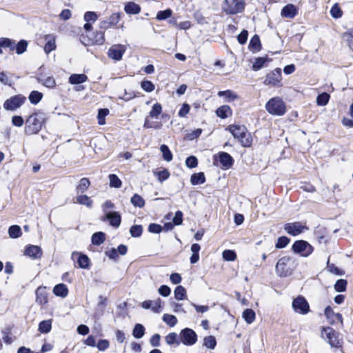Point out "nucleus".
<instances>
[{
  "mask_svg": "<svg viewBox=\"0 0 353 353\" xmlns=\"http://www.w3.org/2000/svg\"><path fill=\"white\" fill-rule=\"evenodd\" d=\"M45 114L36 111L28 117L25 122L24 132L27 135L38 134L46 123Z\"/></svg>",
  "mask_w": 353,
  "mask_h": 353,
  "instance_id": "f257e3e1",
  "label": "nucleus"
},
{
  "mask_svg": "<svg viewBox=\"0 0 353 353\" xmlns=\"http://www.w3.org/2000/svg\"><path fill=\"white\" fill-rule=\"evenodd\" d=\"M228 130L234 139H237L242 146L249 147L252 144V138L248 132L246 128L243 125L232 124L228 126Z\"/></svg>",
  "mask_w": 353,
  "mask_h": 353,
  "instance_id": "f03ea898",
  "label": "nucleus"
},
{
  "mask_svg": "<svg viewBox=\"0 0 353 353\" xmlns=\"http://www.w3.org/2000/svg\"><path fill=\"white\" fill-rule=\"evenodd\" d=\"M265 110L271 115L283 116L286 112V105L281 97H274L267 101Z\"/></svg>",
  "mask_w": 353,
  "mask_h": 353,
  "instance_id": "7ed1b4c3",
  "label": "nucleus"
},
{
  "mask_svg": "<svg viewBox=\"0 0 353 353\" xmlns=\"http://www.w3.org/2000/svg\"><path fill=\"white\" fill-rule=\"evenodd\" d=\"M294 268V261L290 257L285 256L281 258L276 264L275 271L279 276H290Z\"/></svg>",
  "mask_w": 353,
  "mask_h": 353,
  "instance_id": "20e7f679",
  "label": "nucleus"
},
{
  "mask_svg": "<svg viewBox=\"0 0 353 353\" xmlns=\"http://www.w3.org/2000/svg\"><path fill=\"white\" fill-rule=\"evenodd\" d=\"M163 107L161 103L156 102L154 103L148 113V117H146L144 121L143 128H155L159 129L161 128L162 124L160 123H154L150 121V118L158 119L160 114L162 113Z\"/></svg>",
  "mask_w": 353,
  "mask_h": 353,
  "instance_id": "39448f33",
  "label": "nucleus"
},
{
  "mask_svg": "<svg viewBox=\"0 0 353 353\" xmlns=\"http://www.w3.org/2000/svg\"><path fill=\"white\" fill-rule=\"evenodd\" d=\"M263 83L265 85L271 87L280 88L283 86L281 68H275L267 73L265 77Z\"/></svg>",
  "mask_w": 353,
  "mask_h": 353,
  "instance_id": "423d86ee",
  "label": "nucleus"
},
{
  "mask_svg": "<svg viewBox=\"0 0 353 353\" xmlns=\"http://www.w3.org/2000/svg\"><path fill=\"white\" fill-rule=\"evenodd\" d=\"M245 5L244 0H224L222 8L226 14H236L243 11Z\"/></svg>",
  "mask_w": 353,
  "mask_h": 353,
  "instance_id": "0eeeda50",
  "label": "nucleus"
},
{
  "mask_svg": "<svg viewBox=\"0 0 353 353\" xmlns=\"http://www.w3.org/2000/svg\"><path fill=\"white\" fill-rule=\"evenodd\" d=\"M321 336L332 347H340L342 345L339 333L330 327L322 329Z\"/></svg>",
  "mask_w": 353,
  "mask_h": 353,
  "instance_id": "6e6552de",
  "label": "nucleus"
},
{
  "mask_svg": "<svg viewBox=\"0 0 353 353\" xmlns=\"http://www.w3.org/2000/svg\"><path fill=\"white\" fill-rule=\"evenodd\" d=\"M292 307L294 312L299 314L305 315L310 312V305L302 296H298L293 299Z\"/></svg>",
  "mask_w": 353,
  "mask_h": 353,
  "instance_id": "1a4fd4ad",
  "label": "nucleus"
},
{
  "mask_svg": "<svg viewBox=\"0 0 353 353\" xmlns=\"http://www.w3.org/2000/svg\"><path fill=\"white\" fill-rule=\"evenodd\" d=\"M26 100L22 94H17L5 101L3 108L8 111H15L20 108Z\"/></svg>",
  "mask_w": 353,
  "mask_h": 353,
  "instance_id": "9d476101",
  "label": "nucleus"
},
{
  "mask_svg": "<svg viewBox=\"0 0 353 353\" xmlns=\"http://www.w3.org/2000/svg\"><path fill=\"white\" fill-rule=\"evenodd\" d=\"M233 158L227 152H221L214 157V164L220 165L223 169L228 170L233 165Z\"/></svg>",
  "mask_w": 353,
  "mask_h": 353,
  "instance_id": "9b49d317",
  "label": "nucleus"
},
{
  "mask_svg": "<svg viewBox=\"0 0 353 353\" xmlns=\"http://www.w3.org/2000/svg\"><path fill=\"white\" fill-rule=\"evenodd\" d=\"M80 41L85 46H91L94 44L102 45L105 42L104 33L103 32H96L92 37H90L84 33L81 34Z\"/></svg>",
  "mask_w": 353,
  "mask_h": 353,
  "instance_id": "f8f14e48",
  "label": "nucleus"
},
{
  "mask_svg": "<svg viewBox=\"0 0 353 353\" xmlns=\"http://www.w3.org/2000/svg\"><path fill=\"white\" fill-rule=\"evenodd\" d=\"M294 252L300 254L301 256L307 257L313 252L312 246L303 240L296 241L292 245Z\"/></svg>",
  "mask_w": 353,
  "mask_h": 353,
  "instance_id": "ddd939ff",
  "label": "nucleus"
},
{
  "mask_svg": "<svg viewBox=\"0 0 353 353\" xmlns=\"http://www.w3.org/2000/svg\"><path fill=\"white\" fill-rule=\"evenodd\" d=\"M181 343L185 345H193L197 341V334L190 328H185L180 332Z\"/></svg>",
  "mask_w": 353,
  "mask_h": 353,
  "instance_id": "4468645a",
  "label": "nucleus"
},
{
  "mask_svg": "<svg viewBox=\"0 0 353 353\" xmlns=\"http://www.w3.org/2000/svg\"><path fill=\"white\" fill-rule=\"evenodd\" d=\"M285 231L290 235L297 236L307 230V228L301 222H292L285 224Z\"/></svg>",
  "mask_w": 353,
  "mask_h": 353,
  "instance_id": "2eb2a0df",
  "label": "nucleus"
},
{
  "mask_svg": "<svg viewBox=\"0 0 353 353\" xmlns=\"http://www.w3.org/2000/svg\"><path fill=\"white\" fill-rule=\"evenodd\" d=\"M163 302L160 298L154 300H146L142 302L141 307L145 310H150L154 313H160L163 310Z\"/></svg>",
  "mask_w": 353,
  "mask_h": 353,
  "instance_id": "dca6fc26",
  "label": "nucleus"
},
{
  "mask_svg": "<svg viewBox=\"0 0 353 353\" xmlns=\"http://www.w3.org/2000/svg\"><path fill=\"white\" fill-rule=\"evenodd\" d=\"M71 259L78 264L79 268L82 269L90 268V259L87 255L79 252H72Z\"/></svg>",
  "mask_w": 353,
  "mask_h": 353,
  "instance_id": "f3484780",
  "label": "nucleus"
},
{
  "mask_svg": "<svg viewBox=\"0 0 353 353\" xmlns=\"http://www.w3.org/2000/svg\"><path fill=\"white\" fill-rule=\"evenodd\" d=\"M126 50V48L125 46L121 44H116L111 46L108 52V55L109 58L114 60V61H120L124 52Z\"/></svg>",
  "mask_w": 353,
  "mask_h": 353,
  "instance_id": "a211bd4d",
  "label": "nucleus"
},
{
  "mask_svg": "<svg viewBox=\"0 0 353 353\" xmlns=\"http://www.w3.org/2000/svg\"><path fill=\"white\" fill-rule=\"evenodd\" d=\"M24 255L32 259H39L41 258L43 252L39 246L29 245L25 248Z\"/></svg>",
  "mask_w": 353,
  "mask_h": 353,
  "instance_id": "6ab92c4d",
  "label": "nucleus"
},
{
  "mask_svg": "<svg viewBox=\"0 0 353 353\" xmlns=\"http://www.w3.org/2000/svg\"><path fill=\"white\" fill-rule=\"evenodd\" d=\"M98 19V15L95 12L88 11L86 12L83 15V20L85 23L83 26V30L85 32H90L92 30V24Z\"/></svg>",
  "mask_w": 353,
  "mask_h": 353,
  "instance_id": "aec40b11",
  "label": "nucleus"
},
{
  "mask_svg": "<svg viewBox=\"0 0 353 353\" xmlns=\"http://www.w3.org/2000/svg\"><path fill=\"white\" fill-rule=\"evenodd\" d=\"M120 19V13H113L106 20H103L100 23V28L106 30L112 26H116L119 22Z\"/></svg>",
  "mask_w": 353,
  "mask_h": 353,
  "instance_id": "412c9836",
  "label": "nucleus"
},
{
  "mask_svg": "<svg viewBox=\"0 0 353 353\" xmlns=\"http://www.w3.org/2000/svg\"><path fill=\"white\" fill-rule=\"evenodd\" d=\"M325 315L330 323H342L343 319L339 313H334L331 307H327L325 309Z\"/></svg>",
  "mask_w": 353,
  "mask_h": 353,
  "instance_id": "4be33fe9",
  "label": "nucleus"
},
{
  "mask_svg": "<svg viewBox=\"0 0 353 353\" xmlns=\"http://www.w3.org/2000/svg\"><path fill=\"white\" fill-rule=\"evenodd\" d=\"M298 13L297 8L293 4H288L283 8L281 12V15L285 18L292 19Z\"/></svg>",
  "mask_w": 353,
  "mask_h": 353,
  "instance_id": "5701e85b",
  "label": "nucleus"
},
{
  "mask_svg": "<svg viewBox=\"0 0 353 353\" xmlns=\"http://www.w3.org/2000/svg\"><path fill=\"white\" fill-rule=\"evenodd\" d=\"M36 302L41 305L48 303V293L46 288L40 286L37 288L36 290Z\"/></svg>",
  "mask_w": 353,
  "mask_h": 353,
  "instance_id": "b1692460",
  "label": "nucleus"
},
{
  "mask_svg": "<svg viewBox=\"0 0 353 353\" xmlns=\"http://www.w3.org/2000/svg\"><path fill=\"white\" fill-rule=\"evenodd\" d=\"M105 219L108 220L113 227L118 228L121 225V218L118 212H107Z\"/></svg>",
  "mask_w": 353,
  "mask_h": 353,
  "instance_id": "393cba45",
  "label": "nucleus"
},
{
  "mask_svg": "<svg viewBox=\"0 0 353 353\" xmlns=\"http://www.w3.org/2000/svg\"><path fill=\"white\" fill-rule=\"evenodd\" d=\"M45 40L46 43L44 46V51L46 54H49L56 49V37L52 34H48L45 37Z\"/></svg>",
  "mask_w": 353,
  "mask_h": 353,
  "instance_id": "a878e982",
  "label": "nucleus"
},
{
  "mask_svg": "<svg viewBox=\"0 0 353 353\" xmlns=\"http://www.w3.org/2000/svg\"><path fill=\"white\" fill-rule=\"evenodd\" d=\"M53 293L55 296H59L61 298H65L69 292L68 288L66 285L63 283H60L56 285L53 288Z\"/></svg>",
  "mask_w": 353,
  "mask_h": 353,
  "instance_id": "bb28decb",
  "label": "nucleus"
},
{
  "mask_svg": "<svg viewBox=\"0 0 353 353\" xmlns=\"http://www.w3.org/2000/svg\"><path fill=\"white\" fill-rule=\"evenodd\" d=\"M216 114L221 119H226L232 114V111L229 105H223L217 108Z\"/></svg>",
  "mask_w": 353,
  "mask_h": 353,
  "instance_id": "cd10ccee",
  "label": "nucleus"
},
{
  "mask_svg": "<svg viewBox=\"0 0 353 353\" xmlns=\"http://www.w3.org/2000/svg\"><path fill=\"white\" fill-rule=\"evenodd\" d=\"M124 10L128 14H137L141 12V7L137 3L130 1L125 4Z\"/></svg>",
  "mask_w": 353,
  "mask_h": 353,
  "instance_id": "c85d7f7f",
  "label": "nucleus"
},
{
  "mask_svg": "<svg viewBox=\"0 0 353 353\" xmlns=\"http://www.w3.org/2000/svg\"><path fill=\"white\" fill-rule=\"evenodd\" d=\"M88 80V77L84 74H73L70 76L68 81L70 84H80Z\"/></svg>",
  "mask_w": 353,
  "mask_h": 353,
  "instance_id": "c756f323",
  "label": "nucleus"
},
{
  "mask_svg": "<svg viewBox=\"0 0 353 353\" xmlns=\"http://www.w3.org/2000/svg\"><path fill=\"white\" fill-rule=\"evenodd\" d=\"M217 95L219 97H224L225 102H232L239 99V96L230 90L219 91L218 92Z\"/></svg>",
  "mask_w": 353,
  "mask_h": 353,
  "instance_id": "7c9ffc66",
  "label": "nucleus"
},
{
  "mask_svg": "<svg viewBox=\"0 0 353 353\" xmlns=\"http://www.w3.org/2000/svg\"><path fill=\"white\" fill-rule=\"evenodd\" d=\"M261 48V44L259 37L256 34L254 35L249 43V49L253 52H259Z\"/></svg>",
  "mask_w": 353,
  "mask_h": 353,
  "instance_id": "2f4dec72",
  "label": "nucleus"
},
{
  "mask_svg": "<svg viewBox=\"0 0 353 353\" xmlns=\"http://www.w3.org/2000/svg\"><path fill=\"white\" fill-rule=\"evenodd\" d=\"M174 299L177 301H183L187 298V292L185 288L182 285H178L174 290Z\"/></svg>",
  "mask_w": 353,
  "mask_h": 353,
  "instance_id": "473e14b6",
  "label": "nucleus"
},
{
  "mask_svg": "<svg viewBox=\"0 0 353 353\" xmlns=\"http://www.w3.org/2000/svg\"><path fill=\"white\" fill-rule=\"evenodd\" d=\"M201 250V246L198 243H194L191 246L192 256L190 257V263L194 264L199 260V252Z\"/></svg>",
  "mask_w": 353,
  "mask_h": 353,
  "instance_id": "72a5a7b5",
  "label": "nucleus"
},
{
  "mask_svg": "<svg viewBox=\"0 0 353 353\" xmlns=\"http://www.w3.org/2000/svg\"><path fill=\"white\" fill-rule=\"evenodd\" d=\"M343 41L353 52V29H350L343 34Z\"/></svg>",
  "mask_w": 353,
  "mask_h": 353,
  "instance_id": "f704fd0d",
  "label": "nucleus"
},
{
  "mask_svg": "<svg viewBox=\"0 0 353 353\" xmlns=\"http://www.w3.org/2000/svg\"><path fill=\"white\" fill-rule=\"evenodd\" d=\"M242 318L248 323H252L256 319V314L252 309H246L242 313Z\"/></svg>",
  "mask_w": 353,
  "mask_h": 353,
  "instance_id": "c9c22d12",
  "label": "nucleus"
},
{
  "mask_svg": "<svg viewBox=\"0 0 353 353\" xmlns=\"http://www.w3.org/2000/svg\"><path fill=\"white\" fill-rule=\"evenodd\" d=\"M205 177L203 172L195 173L191 176L190 182L193 185L204 183Z\"/></svg>",
  "mask_w": 353,
  "mask_h": 353,
  "instance_id": "e433bc0d",
  "label": "nucleus"
},
{
  "mask_svg": "<svg viewBox=\"0 0 353 353\" xmlns=\"http://www.w3.org/2000/svg\"><path fill=\"white\" fill-rule=\"evenodd\" d=\"M52 329V321L46 320L39 323L38 330L41 333L47 334Z\"/></svg>",
  "mask_w": 353,
  "mask_h": 353,
  "instance_id": "4c0bfd02",
  "label": "nucleus"
},
{
  "mask_svg": "<svg viewBox=\"0 0 353 353\" xmlns=\"http://www.w3.org/2000/svg\"><path fill=\"white\" fill-rule=\"evenodd\" d=\"M109 113L110 110L108 108H101L98 110L97 121L99 125H103L105 124V117Z\"/></svg>",
  "mask_w": 353,
  "mask_h": 353,
  "instance_id": "58836bf2",
  "label": "nucleus"
},
{
  "mask_svg": "<svg viewBox=\"0 0 353 353\" xmlns=\"http://www.w3.org/2000/svg\"><path fill=\"white\" fill-rule=\"evenodd\" d=\"M145 334V327L142 324L137 323L132 330V336L135 339H141Z\"/></svg>",
  "mask_w": 353,
  "mask_h": 353,
  "instance_id": "ea45409f",
  "label": "nucleus"
},
{
  "mask_svg": "<svg viewBox=\"0 0 353 353\" xmlns=\"http://www.w3.org/2000/svg\"><path fill=\"white\" fill-rule=\"evenodd\" d=\"M269 61V59L267 57H258L254 60V62L252 64V70L254 71H258L261 69L265 64Z\"/></svg>",
  "mask_w": 353,
  "mask_h": 353,
  "instance_id": "a19ab883",
  "label": "nucleus"
},
{
  "mask_svg": "<svg viewBox=\"0 0 353 353\" xmlns=\"http://www.w3.org/2000/svg\"><path fill=\"white\" fill-rule=\"evenodd\" d=\"M109 185L111 188H120L122 186V181L114 174H110L108 176Z\"/></svg>",
  "mask_w": 353,
  "mask_h": 353,
  "instance_id": "79ce46f5",
  "label": "nucleus"
},
{
  "mask_svg": "<svg viewBox=\"0 0 353 353\" xmlns=\"http://www.w3.org/2000/svg\"><path fill=\"white\" fill-rule=\"evenodd\" d=\"M8 234L12 239H17L21 236V229L19 225H14L9 228Z\"/></svg>",
  "mask_w": 353,
  "mask_h": 353,
  "instance_id": "37998d69",
  "label": "nucleus"
},
{
  "mask_svg": "<svg viewBox=\"0 0 353 353\" xmlns=\"http://www.w3.org/2000/svg\"><path fill=\"white\" fill-rule=\"evenodd\" d=\"M92 243L93 245H99L105 241V234L102 232H98L92 234Z\"/></svg>",
  "mask_w": 353,
  "mask_h": 353,
  "instance_id": "c03bdc74",
  "label": "nucleus"
},
{
  "mask_svg": "<svg viewBox=\"0 0 353 353\" xmlns=\"http://www.w3.org/2000/svg\"><path fill=\"white\" fill-rule=\"evenodd\" d=\"M90 181L87 178H82L80 179L79 184L76 188L77 192H83L85 191L90 186Z\"/></svg>",
  "mask_w": 353,
  "mask_h": 353,
  "instance_id": "a18cd8bd",
  "label": "nucleus"
},
{
  "mask_svg": "<svg viewBox=\"0 0 353 353\" xmlns=\"http://www.w3.org/2000/svg\"><path fill=\"white\" fill-rule=\"evenodd\" d=\"M131 203L137 208H143L145 205L144 199L138 194H135L130 199Z\"/></svg>",
  "mask_w": 353,
  "mask_h": 353,
  "instance_id": "49530a36",
  "label": "nucleus"
},
{
  "mask_svg": "<svg viewBox=\"0 0 353 353\" xmlns=\"http://www.w3.org/2000/svg\"><path fill=\"white\" fill-rule=\"evenodd\" d=\"M160 150L162 152L163 158L165 161L170 162L172 160V154L166 145H161L160 147Z\"/></svg>",
  "mask_w": 353,
  "mask_h": 353,
  "instance_id": "de8ad7c7",
  "label": "nucleus"
},
{
  "mask_svg": "<svg viewBox=\"0 0 353 353\" xmlns=\"http://www.w3.org/2000/svg\"><path fill=\"white\" fill-rule=\"evenodd\" d=\"M162 319L170 327H174L177 323V319L172 314H164Z\"/></svg>",
  "mask_w": 353,
  "mask_h": 353,
  "instance_id": "09e8293b",
  "label": "nucleus"
},
{
  "mask_svg": "<svg viewBox=\"0 0 353 353\" xmlns=\"http://www.w3.org/2000/svg\"><path fill=\"white\" fill-rule=\"evenodd\" d=\"M77 201L81 205H86L91 208L92 205V200L87 195L81 194L77 196Z\"/></svg>",
  "mask_w": 353,
  "mask_h": 353,
  "instance_id": "8fccbe9b",
  "label": "nucleus"
},
{
  "mask_svg": "<svg viewBox=\"0 0 353 353\" xmlns=\"http://www.w3.org/2000/svg\"><path fill=\"white\" fill-rule=\"evenodd\" d=\"M203 345L207 348L214 350L216 345V341L214 336H208L203 339Z\"/></svg>",
  "mask_w": 353,
  "mask_h": 353,
  "instance_id": "3c124183",
  "label": "nucleus"
},
{
  "mask_svg": "<svg viewBox=\"0 0 353 353\" xmlns=\"http://www.w3.org/2000/svg\"><path fill=\"white\" fill-rule=\"evenodd\" d=\"M43 97V94L38 91H32L29 95V100L32 104H37Z\"/></svg>",
  "mask_w": 353,
  "mask_h": 353,
  "instance_id": "603ef678",
  "label": "nucleus"
},
{
  "mask_svg": "<svg viewBox=\"0 0 353 353\" xmlns=\"http://www.w3.org/2000/svg\"><path fill=\"white\" fill-rule=\"evenodd\" d=\"M223 259L226 261H234L236 259V254L234 250H225L222 253Z\"/></svg>",
  "mask_w": 353,
  "mask_h": 353,
  "instance_id": "864d4df0",
  "label": "nucleus"
},
{
  "mask_svg": "<svg viewBox=\"0 0 353 353\" xmlns=\"http://www.w3.org/2000/svg\"><path fill=\"white\" fill-rule=\"evenodd\" d=\"M165 343L169 345H172L174 344H176L177 345H179V341H178L177 340V334L175 332H171L168 334L165 337Z\"/></svg>",
  "mask_w": 353,
  "mask_h": 353,
  "instance_id": "5fc2aeb1",
  "label": "nucleus"
},
{
  "mask_svg": "<svg viewBox=\"0 0 353 353\" xmlns=\"http://www.w3.org/2000/svg\"><path fill=\"white\" fill-rule=\"evenodd\" d=\"M28 47V42L26 40H21L16 46L14 45V49L18 54L24 53Z\"/></svg>",
  "mask_w": 353,
  "mask_h": 353,
  "instance_id": "6e6d98bb",
  "label": "nucleus"
},
{
  "mask_svg": "<svg viewBox=\"0 0 353 353\" xmlns=\"http://www.w3.org/2000/svg\"><path fill=\"white\" fill-rule=\"evenodd\" d=\"M330 95L327 93H321L316 98V103L320 106H324L328 103Z\"/></svg>",
  "mask_w": 353,
  "mask_h": 353,
  "instance_id": "4d7b16f0",
  "label": "nucleus"
},
{
  "mask_svg": "<svg viewBox=\"0 0 353 353\" xmlns=\"http://www.w3.org/2000/svg\"><path fill=\"white\" fill-rule=\"evenodd\" d=\"M154 175L157 176L158 181L161 183L168 179L170 176V172L167 169L159 172H154Z\"/></svg>",
  "mask_w": 353,
  "mask_h": 353,
  "instance_id": "13d9d810",
  "label": "nucleus"
},
{
  "mask_svg": "<svg viewBox=\"0 0 353 353\" xmlns=\"http://www.w3.org/2000/svg\"><path fill=\"white\" fill-rule=\"evenodd\" d=\"M0 45L1 48H8L11 50H14V42L8 38H1Z\"/></svg>",
  "mask_w": 353,
  "mask_h": 353,
  "instance_id": "bf43d9fd",
  "label": "nucleus"
},
{
  "mask_svg": "<svg viewBox=\"0 0 353 353\" xmlns=\"http://www.w3.org/2000/svg\"><path fill=\"white\" fill-rule=\"evenodd\" d=\"M141 87L144 91L147 92H151L155 89L154 84L148 80L143 81L141 83Z\"/></svg>",
  "mask_w": 353,
  "mask_h": 353,
  "instance_id": "052dcab7",
  "label": "nucleus"
},
{
  "mask_svg": "<svg viewBox=\"0 0 353 353\" xmlns=\"http://www.w3.org/2000/svg\"><path fill=\"white\" fill-rule=\"evenodd\" d=\"M41 83L49 88H53L56 85V81L52 77H47L41 80Z\"/></svg>",
  "mask_w": 353,
  "mask_h": 353,
  "instance_id": "680f3d73",
  "label": "nucleus"
},
{
  "mask_svg": "<svg viewBox=\"0 0 353 353\" xmlns=\"http://www.w3.org/2000/svg\"><path fill=\"white\" fill-rule=\"evenodd\" d=\"M172 11L170 9H167L163 11H159L157 14V19L161 21L166 19L172 16Z\"/></svg>",
  "mask_w": 353,
  "mask_h": 353,
  "instance_id": "e2e57ef3",
  "label": "nucleus"
},
{
  "mask_svg": "<svg viewBox=\"0 0 353 353\" xmlns=\"http://www.w3.org/2000/svg\"><path fill=\"white\" fill-rule=\"evenodd\" d=\"M143 232V228L141 225H135L131 227L130 233L133 237H139Z\"/></svg>",
  "mask_w": 353,
  "mask_h": 353,
  "instance_id": "0e129e2a",
  "label": "nucleus"
},
{
  "mask_svg": "<svg viewBox=\"0 0 353 353\" xmlns=\"http://www.w3.org/2000/svg\"><path fill=\"white\" fill-rule=\"evenodd\" d=\"M289 242H290V239L288 237L284 236H280L278 239L275 246L278 249H281V248H285L289 243Z\"/></svg>",
  "mask_w": 353,
  "mask_h": 353,
  "instance_id": "69168bd1",
  "label": "nucleus"
},
{
  "mask_svg": "<svg viewBox=\"0 0 353 353\" xmlns=\"http://www.w3.org/2000/svg\"><path fill=\"white\" fill-rule=\"evenodd\" d=\"M158 292L161 296L168 297L171 294V289L166 285H162L159 288Z\"/></svg>",
  "mask_w": 353,
  "mask_h": 353,
  "instance_id": "338daca9",
  "label": "nucleus"
},
{
  "mask_svg": "<svg viewBox=\"0 0 353 353\" xmlns=\"http://www.w3.org/2000/svg\"><path fill=\"white\" fill-rule=\"evenodd\" d=\"M347 282L343 279H339L335 285L334 289L336 292H343L345 290Z\"/></svg>",
  "mask_w": 353,
  "mask_h": 353,
  "instance_id": "774afa93",
  "label": "nucleus"
}]
</instances>
